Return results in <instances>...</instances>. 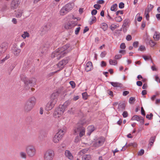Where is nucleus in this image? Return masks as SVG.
<instances>
[{
    "label": "nucleus",
    "instance_id": "nucleus-25",
    "mask_svg": "<svg viewBox=\"0 0 160 160\" xmlns=\"http://www.w3.org/2000/svg\"><path fill=\"white\" fill-rule=\"evenodd\" d=\"M23 13V10L20 9V10H18L16 13V17L17 18H20Z\"/></svg>",
    "mask_w": 160,
    "mask_h": 160
},
{
    "label": "nucleus",
    "instance_id": "nucleus-16",
    "mask_svg": "<svg viewBox=\"0 0 160 160\" xmlns=\"http://www.w3.org/2000/svg\"><path fill=\"white\" fill-rule=\"evenodd\" d=\"M93 69V66L92 62H88L86 64L85 70L87 72L90 71Z\"/></svg>",
    "mask_w": 160,
    "mask_h": 160
},
{
    "label": "nucleus",
    "instance_id": "nucleus-8",
    "mask_svg": "<svg viewBox=\"0 0 160 160\" xmlns=\"http://www.w3.org/2000/svg\"><path fill=\"white\" fill-rule=\"evenodd\" d=\"M62 92V90L58 89L57 91L54 92L51 95L50 100L53 101L54 103H56L59 94Z\"/></svg>",
    "mask_w": 160,
    "mask_h": 160
},
{
    "label": "nucleus",
    "instance_id": "nucleus-3",
    "mask_svg": "<svg viewBox=\"0 0 160 160\" xmlns=\"http://www.w3.org/2000/svg\"><path fill=\"white\" fill-rule=\"evenodd\" d=\"M23 80L25 84V88L27 89L29 88L30 87L34 86L36 84V79L34 78L29 79L25 78Z\"/></svg>",
    "mask_w": 160,
    "mask_h": 160
},
{
    "label": "nucleus",
    "instance_id": "nucleus-41",
    "mask_svg": "<svg viewBox=\"0 0 160 160\" xmlns=\"http://www.w3.org/2000/svg\"><path fill=\"white\" fill-rule=\"evenodd\" d=\"M20 156L22 158H26V155L25 152H22L20 153Z\"/></svg>",
    "mask_w": 160,
    "mask_h": 160
},
{
    "label": "nucleus",
    "instance_id": "nucleus-15",
    "mask_svg": "<svg viewBox=\"0 0 160 160\" xmlns=\"http://www.w3.org/2000/svg\"><path fill=\"white\" fill-rule=\"evenodd\" d=\"M131 120L132 121L136 120L140 122L141 123H143V118L141 116H139L137 115L133 116L131 118Z\"/></svg>",
    "mask_w": 160,
    "mask_h": 160
},
{
    "label": "nucleus",
    "instance_id": "nucleus-2",
    "mask_svg": "<svg viewBox=\"0 0 160 160\" xmlns=\"http://www.w3.org/2000/svg\"><path fill=\"white\" fill-rule=\"evenodd\" d=\"M88 121L83 120L79 121L77 124L74 129V132L75 133L77 134L78 132L80 137H82L84 135L85 133V128L82 127V126L88 124Z\"/></svg>",
    "mask_w": 160,
    "mask_h": 160
},
{
    "label": "nucleus",
    "instance_id": "nucleus-28",
    "mask_svg": "<svg viewBox=\"0 0 160 160\" xmlns=\"http://www.w3.org/2000/svg\"><path fill=\"white\" fill-rule=\"evenodd\" d=\"M82 160H92L91 155L89 154L84 155L82 157Z\"/></svg>",
    "mask_w": 160,
    "mask_h": 160
},
{
    "label": "nucleus",
    "instance_id": "nucleus-24",
    "mask_svg": "<svg viewBox=\"0 0 160 160\" xmlns=\"http://www.w3.org/2000/svg\"><path fill=\"white\" fill-rule=\"evenodd\" d=\"M88 132L87 134L88 135H90L91 133L94 130V127L93 126H90L88 128Z\"/></svg>",
    "mask_w": 160,
    "mask_h": 160
},
{
    "label": "nucleus",
    "instance_id": "nucleus-14",
    "mask_svg": "<svg viewBox=\"0 0 160 160\" xmlns=\"http://www.w3.org/2000/svg\"><path fill=\"white\" fill-rule=\"evenodd\" d=\"M20 3V0H13L11 3V8L14 9L17 8L19 4Z\"/></svg>",
    "mask_w": 160,
    "mask_h": 160
},
{
    "label": "nucleus",
    "instance_id": "nucleus-35",
    "mask_svg": "<svg viewBox=\"0 0 160 160\" xmlns=\"http://www.w3.org/2000/svg\"><path fill=\"white\" fill-rule=\"evenodd\" d=\"M144 39L145 41L146 42V43L147 44L149 43V42L150 40V39L149 37L147 35H146L144 36Z\"/></svg>",
    "mask_w": 160,
    "mask_h": 160
},
{
    "label": "nucleus",
    "instance_id": "nucleus-48",
    "mask_svg": "<svg viewBox=\"0 0 160 160\" xmlns=\"http://www.w3.org/2000/svg\"><path fill=\"white\" fill-rule=\"evenodd\" d=\"M87 151H88V149H82V150H81L80 152L79 153H80V154H84V153H86L87 152Z\"/></svg>",
    "mask_w": 160,
    "mask_h": 160
},
{
    "label": "nucleus",
    "instance_id": "nucleus-30",
    "mask_svg": "<svg viewBox=\"0 0 160 160\" xmlns=\"http://www.w3.org/2000/svg\"><path fill=\"white\" fill-rule=\"evenodd\" d=\"M117 4H114L111 6L110 10L112 11H116L117 9Z\"/></svg>",
    "mask_w": 160,
    "mask_h": 160
},
{
    "label": "nucleus",
    "instance_id": "nucleus-59",
    "mask_svg": "<svg viewBox=\"0 0 160 160\" xmlns=\"http://www.w3.org/2000/svg\"><path fill=\"white\" fill-rule=\"evenodd\" d=\"M120 48L122 49H125L126 48L125 44L124 43H122L120 45Z\"/></svg>",
    "mask_w": 160,
    "mask_h": 160
},
{
    "label": "nucleus",
    "instance_id": "nucleus-47",
    "mask_svg": "<svg viewBox=\"0 0 160 160\" xmlns=\"http://www.w3.org/2000/svg\"><path fill=\"white\" fill-rule=\"evenodd\" d=\"M149 43L151 47H153L156 44L155 42L151 40H150L149 42Z\"/></svg>",
    "mask_w": 160,
    "mask_h": 160
},
{
    "label": "nucleus",
    "instance_id": "nucleus-18",
    "mask_svg": "<svg viewBox=\"0 0 160 160\" xmlns=\"http://www.w3.org/2000/svg\"><path fill=\"white\" fill-rule=\"evenodd\" d=\"M27 101L34 106L36 103L37 100L35 97H32L29 98Z\"/></svg>",
    "mask_w": 160,
    "mask_h": 160
},
{
    "label": "nucleus",
    "instance_id": "nucleus-19",
    "mask_svg": "<svg viewBox=\"0 0 160 160\" xmlns=\"http://www.w3.org/2000/svg\"><path fill=\"white\" fill-rule=\"evenodd\" d=\"M61 139L60 136L56 134L52 138V141L55 143H58Z\"/></svg>",
    "mask_w": 160,
    "mask_h": 160
},
{
    "label": "nucleus",
    "instance_id": "nucleus-63",
    "mask_svg": "<svg viewBox=\"0 0 160 160\" xmlns=\"http://www.w3.org/2000/svg\"><path fill=\"white\" fill-rule=\"evenodd\" d=\"M97 3L99 4H102L104 3V1L103 0H99L97 1Z\"/></svg>",
    "mask_w": 160,
    "mask_h": 160
},
{
    "label": "nucleus",
    "instance_id": "nucleus-6",
    "mask_svg": "<svg viewBox=\"0 0 160 160\" xmlns=\"http://www.w3.org/2000/svg\"><path fill=\"white\" fill-rule=\"evenodd\" d=\"M55 153L54 151L51 149L47 150L44 154V160H52L54 156Z\"/></svg>",
    "mask_w": 160,
    "mask_h": 160
},
{
    "label": "nucleus",
    "instance_id": "nucleus-46",
    "mask_svg": "<svg viewBox=\"0 0 160 160\" xmlns=\"http://www.w3.org/2000/svg\"><path fill=\"white\" fill-rule=\"evenodd\" d=\"M153 117V114L152 113H150L149 115L147 114L146 115V118L149 119H151Z\"/></svg>",
    "mask_w": 160,
    "mask_h": 160
},
{
    "label": "nucleus",
    "instance_id": "nucleus-45",
    "mask_svg": "<svg viewBox=\"0 0 160 160\" xmlns=\"http://www.w3.org/2000/svg\"><path fill=\"white\" fill-rule=\"evenodd\" d=\"M137 144L135 142L130 143L128 145V146H132L134 147H136L137 146Z\"/></svg>",
    "mask_w": 160,
    "mask_h": 160
},
{
    "label": "nucleus",
    "instance_id": "nucleus-7",
    "mask_svg": "<svg viewBox=\"0 0 160 160\" xmlns=\"http://www.w3.org/2000/svg\"><path fill=\"white\" fill-rule=\"evenodd\" d=\"M105 141V138L103 137H100L97 139H95L93 145L95 147H98L102 145Z\"/></svg>",
    "mask_w": 160,
    "mask_h": 160
},
{
    "label": "nucleus",
    "instance_id": "nucleus-39",
    "mask_svg": "<svg viewBox=\"0 0 160 160\" xmlns=\"http://www.w3.org/2000/svg\"><path fill=\"white\" fill-rule=\"evenodd\" d=\"M128 24V19H125L123 22L122 26L123 27H127Z\"/></svg>",
    "mask_w": 160,
    "mask_h": 160
},
{
    "label": "nucleus",
    "instance_id": "nucleus-60",
    "mask_svg": "<svg viewBox=\"0 0 160 160\" xmlns=\"http://www.w3.org/2000/svg\"><path fill=\"white\" fill-rule=\"evenodd\" d=\"M139 44V42L138 41L134 42L133 43V45L134 47L136 48L138 47Z\"/></svg>",
    "mask_w": 160,
    "mask_h": 160
},
{
    "label": "nucleus",
    "instance_id": "nucleus-5",
    "mask_svg": "<svg viewBox=\"0 0 160 160\" xmlns=\"http://www.w3.org/2000/svg\"><path fill=\"white\" fill-rule=\"evenodd\" d=\"M26 151L28 155L30 157L35 156L36 152L35 147L31 145H28L26 147Z\"/></svg>",
    "mask_w": 160,
    "mask_h": 160
},
{
    "label": "nucleus",
    "instance_id": "nucleus-36",
    "mask_svg": "<svg viewBox=\"0 0 160 160\" xmlns=\"http://www.w3.org/2000/svg\"><path fill=\"white\" fill-rule=\"evenodd\" d=\"M96 21V18L95 17L92 16L91 18V20L89 22L90 25L92 24L93 23L95 22Z\"/></svg>",
    "mask_w": 160,
    "mask_h": 160
},
{
    "label": "nucleus",
    "instance_id": "nucleus-44",
    "mask_svg": "<svg viewBox=\"0 0 160 160\" xmlns=\"http://www.w3.org/2000/svg\"><path fill=\"white\" fill-rule=\"evenodd\" d=\"M69 83L71 86L72 88H74L75 87L76 84L74 82L71 81L69 82Z\"/></svg>",
    "mask_w": 160,
    "mask_h": 160
},
{
    "label": "nucleus",
    "instance_id": "nucleus-37",
    "mask_svg": "<svg viewBox=\"0 0 160 160\" xmlns=\"http://www.w3.org/2000/svg\"><path fill=\"white\" fill-rule=\"evenodd\" d=\"M115 21L118 22H120L122 20V18L120 16H118L115 18Z\"/></svg>",
    "mask_w": 160,
    "mask_h": 160
},
{
    "label": "nucleus",
    "instance_id": "nucleus-21",
    "mask_svg": "<svg viewBox=\"0 0 160 160\" xmlns=\"http://www.w3.org/2000/svg\"><path fill=\"white\" fill-rule=\"evenodd\" d=\"M68 12L63 6L62 7L59 12V14L61 16H63L67 13Z\"/></svg>",
    "mask_w": 160,
    "mask_h": 160
},
{
    "label": "nucleus",
    "instance_id": "nucleus-22",
    "mask_svg": "<svg viewBox=\"0 0 160 160\" xmlns=\"http://www.w3.org/2000/svg\"><path fill=\"white\" fill-rule=\"evenodd\" d=\"M100 27L104 31H106L108 28V25L106 23L103 22L100 24Z\"/></svg>",
    "mask_w": 160,
    "mask_h": 160
},
{
    "label": "nucleus",
    "instance_id": "nucleus-56",
    "mask_svg": "<svg viewBox=\"0 0 160 160\" xmlns=\"http://www.w3.org/2000/svg\"><path fill=\"white\" fill-rule=\"evenodd\" d=\"M124 4L123 2H120L119 5V7L120 8H124Z\"/></svg>",
    "mask_w": 160,
    "mask_h": 160
},
{
    "label": "nucleus",
    "instance_id": "nucleus-11",
    "mask_svg": "<svg viewBox=\"0 0 160 160\" xmlns=\"http://www.w3.org/2000/svg\"><path fill=\"white\" fill-rule=\"evenodd\" d=\"M7 48V43L3 42L0 46V56L2 55L6 51Z\"/></svg>",
    "mask_w": 160,
    "mask_h": 160
},
{
    "label": "nucleus",
    "instance_id": "nucleus-54",
    "mask_svg": "<svg viewBox=\"0 0 160 160\" xmlns=\"http://www.w3.org/2000/svg\"><path fill=\"white\" fill-rule=\"evenodd\" d=\"M132 36L131 35H128L126 38V39L127 41H130L132 40Z\"/></svg>",
    "mask_w": 160,
    "mask_h": 160
},
{
    "label": "nucleus",
    "instance_id": "nucleus-40",
    "mask_svg": "<svg viewBox=\"0 0 160 160\" xmlns=\"http://www.w3.org/2000/svg\"><path fill=\"white\" fill-rule=\"evenodd\" d=\"M135 101V99L134 98L131 97L129 98V103L131 104H133Z\"/></svg>",
    "mask_w": 160,
    "mask_h": 160
},
{
    "label": "nucleus",
    "instance_id": "nucleus-49",
    "mask_svg": "<svg viewBox=\"0 0 160 160\" xmlns=\"http://www.w3.org/2000/svg\"><path fill=\"white\" fill-rule=\"evenodd\" d=\"M144 151L143 149H141L138 152V155L139 156H142L144 153Z\"/></svg>",
    "mask_w": 160,
    "mask_h": 160
},
{
    "label": "nucleus",
    "instance_id": "nucleus-38",
    "mask_svg": "<svg viewBox=\"0 0 160 160\" xmlns=\"http://www.w3.org/2000/svg\"><path fill=\"white\" fill-rule=\"evenodd\" d=\"M118 27V26L117 25L115 24H112L110 26V28L113 31Z\"/></svg>",
    "mask_w": 160,
    "mask_h": 160
},
{
    "label": "nucleus",
    "instance_id": "nucleus-50",
    "mask_svg": "<svg viewBox=\"0 0 160 160\" xmlns=\"http://www.w3.org/2000/svg\"><path fill=\"white\" fill-rule=\"evenodd\" d=\"M106 54V52L105 51H103L100 54V56L101 58H103L105 57Z\"/></svg>",
    "mask_w": 160,
    "mask_h": 160
},
{
    "label": "nucleus",
    "instance_id": "nucleus-64",
    "mask_svg": "<svg viewBox=\"0 0 160 160\" xmlns=\"http://www.w3.org/2000/svg\"><path fill=\"white\" fill-rule=\"evenodd\" d=\"M155 80L157 82H158L160 83V79L158 77L157 75H156L155 76Z\"/></svg>",
    "mask_w": 160,
    "mask_h": 160
},
{
    "label": "nucleus",
    "instance_id": "nucleus-27",
    "mask_svg": "<svg viewBox=\"0 0 160 160\" xmlns=\"http://www.w3.org/2000/svg\"><path fill=\"white\" fill-rule=\"evenodd\" d=\"M153 38L155 40H158L160 38V33L159 32H155Z\"/></svg>",
    "mask_w": 160,
    "mask_h": 160
},
{
    "label": "nucleus",
    "instance_id": "nucleus-52",
    "mask_svg": "<svg viewBox=\"0 0 160 160\" xmlns=\"http://www.w3.org/2000/svg\"><path fill=\"white\" fill-rule=\"evenodd\" d=\"M123 12L122 10H118L116 12V15L118 16L119 14H123Z\"/></svg>",
    "mask_w": 160,
    "mask_h": 160
},
{
    "label": "nucleus",
    "instance_id": "nucleus-13",
    "mask_svg": "<svg viewBox=\"0 0 160 160\" xmlns=\"http://www.w3.org/2000/svg\"><path fill=\"white\" fill-rule=\"evenodd\" d=\"M56 103H54L53 101L50 100L47 104L46 107V109L48 111L51 110L54 107Z\"/></svg>",
    "mask_w": 160,
    "mask_h": 160
},
{
    "label": "nucleus",
    "instance_id": "nucleus-12",
    "mask_svg": "<svg viewBox=\"0 0 160 160\" xmlns=\"http://www.w3.org/2000/svg\"><path fill=\"white\" fill-rule=\"evenodd\" d=\"M34 106L27 101L24 106V109L26 112H28L31 110Z\"/></svg>",
    "mask_w": 160,
    "mask_h": 160
},
{
    "label": "nucleus",
    "instance_id": "nucleus-33",
    "mask_svg": "<svg viewBox=\"0 0 160 160\" xmlns=\"http://www.w3.org/2000/svg\"><path fill=\"white\" fill-rule=\"evenodd\" d=\"M64 134V131L63 130L60 129V130L58 132L56 133L57 134H58L59 136H60V137L62 138L63 135Z\"/></svg>",
    "mask_w": 160,
    "mask_h": 160
},
{
    "label": "nucleus",
    "instance_id": "nucleus-1",
    "mask_svg": "<svg viewBox=\"0 0 160 160\" xmlns=\"http://www.w3.org/2000/svg\"><path fill=\"white\" fill-rule=\"evenodd\" d=\"M73 48L70 44H67L53 52L51 55V57L52 58H56L58 60H59L64 56L66 54L70 52Z\"/></svg>",
    "mask_w": 160,
    "mask_h": 160
},
{
    "label": "nucleus",
    "instance_id": "nucleus-17",
    "mask_svg": "<svg viewBox=\"0 0 160 160\" xmlns=\"http://www.w3.org/2000/svg\"><path fill=\"white\" fill-rule=\"evenodd\" d=\"M65 156L68 159L70 160L73 159V157L71 152L68 150H66L65 152Z\"/></svg>",
    "mask_w": 160,
    "mask_h": 160
},
{
    "label": "nucleus",
    "instance_id": "nucleus-43",
    "mask_svg": "<svg viewBox=\"0 0 160 160\" xmlns=\"http://www.w3.org/2000/svg\"><path fill=\"white\" fill-rule=\"evenodd\" d=\"M146 50V48L144 46L141 45L138 48V50L141 51H143Z\"/></svg>",
    "mask_w": 160,
    "mask_h": 160
},
{
    "label": "nucleus",
    "instance_id": "nucleus-51",
    "mask_svg": "<svg viewBox=\"0 0 160 160\" xmlns=\"http://www.w3.org/2000/svg\"><path fill=\"white\" fill-rule=\"evenodd\" d=\"M122 115L123 118H126L128 117V114L127 111H124L123 112Z\"/></svg>",
    "mask_w": 160,
    "mask_h": 160
},
{
    "label": "nucleus",
    "instance_id": "nucleus-31",
    "mask_svg": "<svg viewBox=\"0 0 160 160\" xmlns=\"http://www.w3.org/2000/svg\"><path fill=\"white\" fill-rule=\"evenodd\" d=\"M29 33L27 32H24L22 34L21 37L23 38V39H25L26 38H28L29 37Z\"/></svg>",
    "mask_w": 160,
    "mask_h": 160
},
{
    "label": "nucleus",
    "instance_id": "nucleus-4",
    "mask_svg": "<svg viewBox=\"0 0 160 160\" xmlns=\"http://www.w3.org/2000/svg\"><path fill=\"white\" fill-rule=\"evenodd\" d=\"M66 107V103L63 105H60L54 111L53 114L54 117L56 118L60 117L64 112Z\"/></svg>",
    "mask_w": 160,
    "mask_h": 160
},
{
    "label": "nucleus",
    "instance_id": "nucleus-9",
    "mask_svg": "<svg viewBox=\"0 0 160 160\" xmlns=\"http://www.w3.org/2000/svg\"><path fill=\"white\" fill-rule=\"evenodd\" d=\"M68 62V60H63L60 61L57 64V67L59 68V69L57 71L52 72V75H53L54 73L57 72H58L60 71L63 68V66L65 65Z\"/></svg>",
    "mask_w": 160,
    "mask_h": 160
},
{
    "label": "nucleus",
    "instance_id": "nucleus-57",
    "mask_svg": "<svg viewBox=\"0 0 160 160\" xmlns=\"http://www.w3.org/2000/svg\"><path fill=\"white\" fill-rule=\"evenodd\" d=\"M97 12V11L96 9H93L91 12V14L92 15H96Z\"/></svg>",
    "mask_w": 160,
    "mask_h": 160
},
{
    "label": "nucleus",
    "instance_id": "nucleus-55",
    "mask_svg": "<svg viewBox=\"0 0 160 160\" xmlns=\"http://www.w3.org/2000/svg\"><path fill=\"white\" fill-rule=\"evenodd\" d=\"M101 5L98 4H96L94 5V7L97 9H100L101 8Z\"/></svg>",
    "mask_w": 160,
    "mask_h": 160
},
{
    "label": "nucleus",
    "instance_id": "nucleus-42",
    "mask_svg": "<svg viewBox=\"0 0 160 160\" xmlns=\"http://www.w3.org/2000/svg\"><path fill=\"white\" fill-rule=\"evenodd\" d=\"M82 98L84 100H86L88 98V95L86 92H84L82 93Z\"/></svg>",
    "mask_w": 160,
    "mask_h": 160
},
{
    "label": "nucleus",
    "instance_id": "nucleus-20",
    "mask_svg": "<svg viewBox=\"0 0 160 160\" xmlns=\"http://www.w3.org/2000/svg\"><path fill=\"white\" fill-rule=\"evenodd\" d=\"M73 4L68 3L65 5L64 7L68 12L73 8Z\"/></svg>",
    "mask_w": 160,
    "mask_h": 160
},
{
    "label": "nucleus",
    "instance_id": "nucleus-58",
    "mask_svg": "<svg viewBox=\"0 0 160 160\" xmlns=\"http://www.w3.org/2000/svg\"><path fill=\"white\" fill-rule=\"evenodd\" d=\"M145 17H146L147 20H148L149 19V14L148 13V12H146V11H145Z\"/></svg>",
    "mask_w": 160,
    "mask_h": 160
},
{
    "label": "nucleus",
    "instance_id": "nucleus-10",
    "mask_svg": "<svg viewBox=\"0 0 160 160\" xmlns=\"http://www.w3.org/2000/svg\"><path fill=\"white\" fill-rule=\"evenodd\" d=\"M74 21H70L64 25V28L67 29H70L74 27L76 25Z\"/></svg>",
    "mask_w": 160,
    "mask_h": 160
},
{
    "label": "nucleus",
    "instance_id": "nucleus-62",
    "mask_svg": "<svg viewBox=\"0 0 160 160\" xmlns=\"http://www.w3.org/2000/svg\"><path fill=\"white\" fill-rule=\"evenodd\" d=\"M122 56L121 55H117L115 56V58L116 59H120L121 58Z\"/></svg>",
    "mask_w": 160,
    "mask_h": 160
},
{
    "label": "nucleus",
    "instance_id": "nucleus-26",
    "mask_svg": "<svg viewBox=\"0 0 160 160\" xmlns=\"http://www.w3.org/2000/svg\"><path fill=\"white\" fill-rule=\"evenodd\" d=\"M21 50L20 49L15 48L13 50V52L14 55L18 56Z\"/></svg>",
    "mask_w": 160,
    "mask_h": 160
},
{
    "label": "nucleus",
    "instance_id": "nucleus-23",
    "mask_svg": "<svg viewBox=\"0 0 160 160\" xmlns=\"http://www.w3.org/2000/svg\"><path fill=\"white\" fill-rule=\"evenodd\" d=\"M126 105L124 103H120L119 104L118 109L119 111H123L125 108Z\"/></svg>",
    "mask_w": 160,
    "mask_h": 160
},
{
    "label": "nucleus",
    "instance_id": "nucleus-29",
    "mask_svg": "<svg viewBox=\"0 0 160 160\" xmlns=\"http://www.w3.org/2000/svg\"><path fill=\"white\" fill-rule=\"evenodd\" d=\"M110 83L114 87H121L122 86V84L119 82H110Z\"/></svg>",
    "mask_w": 160,
    "mask_h": 160
},
{
    "label": "nucleus",
    "instance_id": "nucleus-61",
    "mask_svg": "<svg viewBox=\"0 0 160 160\" xmlns=\"http://www.w3.org/2000/svg\"><path fill=\"white\" fill-rule=\"evenodd\" d=\"M142 57L145 60H148L150 58V57L145 55H143Z\"/></svg>",
    "mask_w": 160,
    "mask_h": 160
},
{
    "label": "nucleus",
    "instance_id": "nucleus-32",
    "mask_svg": "<svg viewBox=\"0 0 160 160\" xmlns=\"http://www.w3.org/2000/svg\"><path fill=\"white\" fill-rule=\"evenodd\" d=\"M155 138H156V137L154 136H153V137H152L150 139L149 144H150L151 146H152L153 145V144L155 141Z\"/></svg>",
    "mask_w": 160,
    "mask_h": 160
},
{
    "label": "nucleus",
    "instance_id": "nucleus-53",
    "mask_svg": "<svg viewBox=\"0 0 160 160\" xmlns=\"http://www.w3.org/2000/svg\"><path fill=\"white\" fill-rule=\"evenodd\" d=\"M80 27H78V28H77L75 30V34L76 35L78 34V33H79L80 30Z\"/></svg>",
    "mask_w": 160,
    "mask_h": 160
},
{
    "label": "nucleus",
    "instance_id": "nucleus-34",
    "mask_svg": "<svg viewBox=\"0 0 160 160\" xmlns=\"http://www.w3.org/2000/svg\"><path fill=\"white\" fill-rule=\"evenodd\" d=\"M109 64L111 65H116L117 64V62L116 60L110 59L109 61Z\"/></svg>",
    "mask_w": 160,
    "mask_h": 160
}]
</instances>
